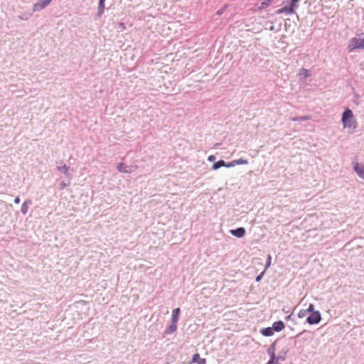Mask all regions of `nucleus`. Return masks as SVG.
<instances>
[{
	"label": "nucleus",
	"instance_id": "39448f33",
	"mask_svg": "<svg viewBox=\"0 0 364 364\" xmlns=\"http://www.w3.org/2000/svg\"><path fill=\"white\" fill-rule=\"evenodd\" d=\"M352 164L354 171L360 178L364 180V166L360 165L357 160H353Z\"/></svg>",
	"mask_w": 364,
	"mask_h": 364
},
{
	"label": "nucleus",
	"instance_id": "4be33fe9",
	"mask_svg": "<svg viewBox=\"0 0 364 364\" xmlns=\"http://www.w3.org/2000/svg\"><path fill=\"white\" fill-rule=\"evenodd\" d=\"M32 16V14L31 13H23L21 14H20L18 16V18H20L21 20H23V21H27Z\"/></svg>",
	"mask_w": 364,
	"mask_h": 364
},
{
	"label": "nucleus",
	"instance_id": "4c0bfd02",
	"mask_svg": "<svg viewBox=\"0 0 364 364\" xmlns=\"http://www.w3.org/2000/svg\"><path fill=\"white\" fill-rule=\"evenodd\" d=\"M272 0H269V1H272Z\"/></svg>",
	"mask_w": 364,
	"mask_h": 364
},
{
	"label": "nucleus",
	"instance_id": "9b49d317",
	"mask_svg": "<svg viewBox=\"0 0 364 364\" xmlns=\"http://www.w3.org/2000/svg\"><path fill=\"white\" fill-rule=\"evenodd\" d=\"M285 327V325L283 321H279L273 323L272 328L274 329V331H281L283 330Z\"/></svg>",
	"mask_w": 364,
	"mask_h": 364
},
{
	"label": "nucleus",
	"instance_id": "f8f14e48",
	"mask_svg": "<svg viewBox=\"0 0 364 364\" xmlns=\"http://www.w3.org/2000/svg\"><path fill=\"white\" fill-rule=\"evenodd\" d=\"M30 204H31V200L30 199H27L22 204L21 211L23 215H26L28 213V205Z\"/></svg>",
	"mask_w": 364,
	"mask_h": 364
},
{
	"label": "nucleus",
	"instance_id": "7c9ffc66",
	"mask_svg": "<svg viewBox=\"0 0 364 364\" xmlns=\"http://www.w3.org/2000/svg\"><path fill=\"white\" fill-rule=\"evenodd\" d=\"M208 160L209 161H215V156H213V155H210V156H209L208 157Z\"/></svg>",
	"mask_w": 364,
	"mask_h": 364
},
{
	"label": "nucleus",
	"instance_id": "0eeeda50",
	"mask_svg": "<svg viewBox=\"0 0 364 364\" xmlns=\"http://www.w3.org/2000/svg\"><path fill=\"white\" fill-rule=\"evenodd\" d=\"M245 229L244 228H238L235 230H231L230 233L238 238L242 237L245 235Z\"/></svg>",
	"mask_w": 364,
	"mask_h": 364
},
{
	"label": "nucleus",
	"instance_id": "1a4fd4ad",
	"mask_svg": "<svg viewBox=\"0 0 364 364\" xmlns=\"http://www.w3.org/2000/svg\"><path fill=\"white\" fill-rule=\"evenodd\" d=\"M295 5H292L291 3L289 6H284L282 9L278 10L279 14L286 13L287 14H291L294 13V6Z\"/></svg>",
	"mask_w": 364,
	"mask_h": 364
},
{
	"label": "nucleus",
	"instance_id": "f03ea898",
	"mask_svg": "<svg viewBox=\"0 0 364 364\" xmlns=\"http://www.w3.org/2000/svg\"><path fill=\"white\" fill-rule=\"evenodd\" d=\"M364 48V38H352L348 43L347 49L348 52H353L356 49H363Z\"/></svg>",
	"mask_w": 364,
	"mask_h": 364
},
{
	"label": "nucleus",
	"instance_id": "a211bd4d",
	"mask_svg": "<svg viewBox=\"0 0 364 364\" xmlns=\"http://www.w3.org/2000/svg\"><path fill=\"white\" fill-rule=\"evenodd\" d=\"M275 344L276 342L273 343L267 349V353L269 355L270 358H276L275 355Z\"/></svg>",
	"mask_w": 364,
	"mask_h": 364
},
{
	"label": "nucleus",
	"instance_id": "72a5a7b5",
	"mask_svg": "<svg viewBox=\"0 0 364 364\" xmlns=\"http://www.w3.org/2000/svg\"><path fill=\"white\" fill-rule=\"evenodd\" d=\"M14 203L18 204L20 203V198L19 197H16L15 199H14Z\"/></svg>",
	"mask_w": 364,
	"mask_h": 364
},
{
	"label": "nucleus",
	"instance_id": "f704fd0d",
	"mask_svg": "<svg viewBox=\"0 0 364 364\" xmlns=\"http://www.w3.org/2000/svg\"><path fill=\"white\" fill-rule=\"evenodd\" d=\"M206 363V360L205 359H202L199 361V363L198 364H205Z\"/></svg>",
	"mask_w": 364,
	"mask_h": 364
},
{
	"label": "nucleus",
	"instance_id": "f257e3e1",
	"mask_svg": "<svg viewBox=\"0 0 364 364\" xmlns=\"http://www.w3.org/2000/svg\"><path fill=\"white\" fill-rule=\"evenodd\" d=\"M342 123L344 128L354 131L357 127V122L353 117V113L350 109H346L342 115Z\"/></svg>",
	"mask_w": 364,
	"mask_h": 364
},
{
	"label": "nucleus",
	"instance_id": "20e7f679",
	"mask_svg": "<svg viewBox=\"0 0 364 364\" xmlns=\"http://www.w3.org/2000/svg\"><path fill=\"white\" fill-rule=\"evenodd\" d=\"M53 0H37L33 4L32 10L33 12L40 11L46 8Z\"/></svg>",
	"mask_w": 364,
	"mask_h": 364
},
{
	"label": "nucleus",
	"instance_id": "4468645a",
	"mask_svg": "<svg viewBox=\"0 0 364 364\" xmlns=\"http://www.w3.org/2000/svg\"><path fill=\"white\" fill-rule=\"evenodd\" d=\"M179 314H180V309L179 308H176V309L173 310L172 318H171L172 323H177V322L178 321Z\"/></svg>",
	"mask_w": 364,
	"mask_h": 364
},
{
	"label": "nucleus",
	"instance_id": "6ab92c4d",
	"mask_svg": "<svg viewBox=\"0 0 364 364\" xmlns=\"http://www.w3.org/2000/svg\"><path fill=\"white\" fill-rule=\"evenodd\" d=\"M311 119L310 115H306L302 117H296L291 118V120L293 122H299V121H306Z\"/></svg>",
	"mask_w": 364,
	"mask_h": 364
},
{
	"label": "nucleus",
	"instance_id": "dca6fc26",
	"mask_svg": "<svg viewBox=\"0 0 364 364\" xmlns=\"http://www.w3.org/2000/svg\"><path fill=\"white\" fill-rule=\"evenodd\" d=\"M105 1V0H100L99 1L98 9H97V14L99 17H100L104 12Z\"/></svg>",
	"mask_w": 364,
	"mask_h": 364
},
{
	"label": "nucleus",
	"instance_id": "cd10ccee",
	"mask_svg": "<svg viewBox=\"0 0 364 364\" xmlns=\"http://www.w3.org/2000/svg\"><path fill=\"white\" fill-rule=\"evenodd\" d=\"M306 312H311L313 313V311H314V306L311 304L309 307L307 308V309H306Z\"/></svg>",
	"mask_w": 364,
	"mask_h": 364
},
{
	"label": "nucleus",
	"instance_id": "2eb2a0df",
	"mask_svg": "<svg viewBox=\"0 0 364 364\" xmlns=\"http://www.w3.org/2000/svg\"><path fill=\"white\" fill-rule=\"evenodd\" d=\"M177 329V323H172L167 327V328L165 331V333L166 334H171L173 332H175Z\"/></svg>",
	"mask_w": 364,
	"mask_h": 364
},
{
	"label": "nucleus",
	"instance_id": "393cba45",
	"mask_svg": "<svg viewBox=\"0 0 364 364\" xmlns=\"http://www.w3.org/2000/svg\"><path fill=\"white\" fill-rule=\"evenodd\" d=\"M236 166V161L235 160H233L228 164L225 163V167L230 168Z\"/></svg>",
	"mask_w": 364,
	"mask_h": 364
},
{
	"label": "nucleus",
	"instance_id": "412c9836",
	"mask_svg": "<svg viewBox=\"0 0 364 364\" xmlns=\"http://www.w3.org/2000/svg\"><path fill=\"white\" fill-rule=\"evenodd\" d=\"M299 75L304 78H307L311 75V73L309 70L306 68H301L299 72Z\"/></svg>",
	"mask_w": 364,
	"mask_h": 364
},
{
	"label": "nucleus",
	"instance_id": "7ed1b4c3",
	"mask_svg": "<svg viewBox=\"0 0 364 364\" xmlns=\"http://www.w3.org/2000/svg\"><path fill=\"white\" fill-rule=\"evenodd\" d=\"M138 166L135 164L127 165L124 163H119L117 164V169L120 173H132L136 171Z\"/></svg>",
	"mask_w": 364,
	"mask_h": 364
},
{
	"label": "nucleus",
	"instance_id": "ddd939ff",
	"mask_svg": "<svg viewBox=\"0 0 364 364\" xmlns=\"http://www.w3.org/2000/svg\"><path fill=\"white\" fill-rule=\"evenodd\" d=\"M260 333L265 336H271L274 334V329L272 327L264 328L260 331Z\"/></svg>",
	"mask_w": 364,
	"mask_h": 364
},
{
	"label": "nucleus",
	"instance_id": "c756f323",
	"mask_svg": "<svg viewBox=\"0 0 364 364\" xmlns=\"http://www.w3.org/2000/svg\"><path fill=\"white\" fill-rule=\"evenodd\" d=\"M267 364H279V363H276V358H270L269 360L267 362Z\"/></svg>",
	"mask_w": 364,
	"mask_h": 364
},
{
	"label": "nucleus",
	"instance_id": "5701e85b",
	"mask_svg": "<svg viewBox=\"0 0 364 364\" xmlns=\"http://www.w3.org/2000/svg\"><path fill=\"white\" fill-rule=\"evenodd\" d=\"M202 359L198 353H195L192 357L191 363H197L198 364L199 361Z\"/></svg>",
	"mask_w": 364,
	"mask_h": 364
},
{
	"label": "nucleus",
	"instance_id": "a878e982",
	"mask_svg": "<svg viewBox=\"0 0 364 364\" xmlns=\"http://www.w3.org/2000/svg\"><path fill=\"white\" fill-rule=\"evenodd\" d=\"M270 3H271V1H269V0H267V1H263L262 3L260 8L261 9L267 8L270 4Z\"/></svg>",
	"mask_w": 364,
	"mask_h": 364
},
{
	"label": "nucleus",
	"instance_id": "e433bc0d",
	"mask_svg": "<svg viewBox=\"0 0 364 364\" xmlns=\"http://www.w3.org/2000/svg\"><path fill=\"white\" fill-rule=\"evenodd\" d=\"M222 13H223V11H222V10H220V11H218L217 12V14H218V15H220Z\"/></svg>",
	"mask_w": 364,
	"mask_h": 364
},
{
	"label": "nucleus",
	"instance_id": "c9c22d12",
	"mask_svg": "<svg viewBox=\"0 0 364 364\" xmlns=\"http://www.w3.org/2000/svg\"><path fill=\"white\" fill-rule=\"evenodd\" d=\"M299 0H291V4L295 5L296 3H297Z\"/></svg>",
	"mask_w": 364,
	"mask_h": 364
},
{
	"label": "nucleus",
	"instance_id": "6e6552de",
	"mask_svg": "<svg viewBox=\"0 0 364 364\" xmlns=\"http://www.w3.org/2000/svg\"><path fill=\"white\" fill-rule=\"evenodd\" d=\"M57 169L60 173H64L67 176H70L69 173V166H68L65 164H63V162H60L58 165L57 166Z\"/></svg>",
	"mask_w": 364,
	"mask_h": 364
},
{
	"label": "nucleus",
	"instance_id": "9d476101",
	"mask_svg": "<svg viewBox=\"0 0 364 364\" xmlns=\"http://www.w3.org/2000/svg\"><path fill=\"white\" fill-rule=\"evenodd\" d=\"M287 352V349H283L279 351L278 355L276 356V363H279L280 362L284 361L286 359Z\"/></svg>",
	"mask_w": 364,
	"mask_h": 364
},
{
	"label": "nucleus",
	"instance_id": "2f4dec72",
	"mask_svg": "<svg viewBox=\"0 0 364 364\" xmlns=\"http://www.w3.org/2000/svg\"><path fill=\"white\" fill-rule=\"evenodd\" d=\"M264 275V272H262L259 275H258L257 277H256V281L257 282H259L261 280L262 277H263Z\"/></svg>",
	"mask_w": 364,
	"mask_h": 364
},
{
	"label": "nucleus",
	"instance_id": "bb28decb",
	"mask_svg": "<svg viewBox=\"0 0 364 364\" xmlns=\"http://www.w3.org/2000/svg\"><path fill=\"white\" fill-rule=\"evenodd\" d=\"M271 261H272V257H271L270 255H269L268 257H267V259L265 269H267L270 266Z\"/></svg>",
	"mask_w": 364,
	"mask_h": 364
},
{
	"label": "nucleus",
	"instance_id": "473e14b6",
	"mask_svg": "<svg viewBox=\"0 0 364 364\" xmlns=\"http://www.w3.org/2000/svg\"><path fill=\"white\" fill-rule=\"evenodd\" d=\"M66 183L65 182H61L60 183V188L61 189H64L65 187H66Z\"/></svg>",
	"mask_w": 364,
	"mask_h": 364
},
{
	"label": "nucleus",
	"instance_id": "c85d7f7f",
	"mask_svg": "<svg viewBox=\"0 0 364 364\" xmlns=\"http://www.w3.org/2000/svg\"><path fill=\"white\" fill-rule=\"evenodd\" d=\"M306 310H301V311H299V312L298 314V316L299 318H303L306 316Z\"/></svg>",
	"mask_w": 364,
	"mask_h": 364
},
{
	"label": "nucleus",
	"instance_id": "423d86ee",
	"mask_svg": "<svg viewBox=\"0 0 364 364\" xmlns=\"http://www.w3.org/2000/svg\"><path fill=\"white\" fill-rule=\"evenodd\" d=\"M321 319V314L319 313V311H313V313H311L307 317L306 321L309 324H316L320 322Z\"/></svg>",
	"mask_w": 364,
	"mask_h": 364
},
{
	"label": "nucleus",
	"instance_id": "f3484780",
	"mask_svg": "<svg viewBox=\"0 0 364 364\" xmlns=\"http://www.w3.org/2000/svg\"><path fill=\"white\" fill-rule=\"evenodd\" d=\"M105 1V0H100L99 1L98 9H97V14L99 17H100L104 12Z\"/></svg>",
	"mask_w": 364,
	"mask_h": 364
},
{
	"label": "nucleus",
	"instance_id": "aec40b11",
	"mask_svg": "<svg viewBox=\"0 0 364 364\" xmlns=\"http://www.w3.org/2000/svg\"><path fill=\"white\" fill-rule=\"evenodd\" d=\"M225 161L223 160H220L217 162H215V164H213L212 166V169L213 170H217L219 168L222 167V166H225Z\"/></svg>",
	"mask_w": 364,
	"mask_h": 364
},
{
	"label": "nucleus",
	"instance_id": "b1692460",
	"mask_svg": "<svg viewBox=\"0 0 364 364\" xmlns=\"http://www.w3.org/2000/svg\"><path fill=\"white\" fill-rule=\"evenodd\" d=\"M235 161H236V165L248 164V163H249L247 159H242V158L235 160Z\"/></svg>",
	"mask_w": 364,
	"mask_h": 364
}]
</instances>
